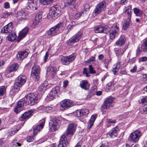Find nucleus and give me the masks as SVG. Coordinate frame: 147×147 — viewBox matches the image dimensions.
I'll return each mask as SVG.
<instances>
[{"label":"nucleus","instance_id":"nucleus-1","mask_svg":"<svg viewBox=\"0 0 147 147\" xmlns=\"http://www.w3.org/2000/svg\"><path fill=\"white\" fill-rule=\"evenodd\" d=\"M39 98L36 93H30L18 103L17 106L15 108L14 112L17 113L23 110L24 105L32 106L36 104L38 102Z\"/></svg>","mask_w":147,"mask_h":147},{"label":"nucleus","instance_id":"nucleus-2","mask_svg":"<svg viewBox=\"0 0 147 147\" xmlns=\"http://www.w3.org/2000/svg\"><path fill=\"white\" fill-rule=\"evenodd\" d=\"M63 24L60 23L49 30L47 32V34L49 36H55L58 34L60 32V30L63 27Z\"/></svg>","mask_w":147,"mask_h":147},{"label":"nucleus","instance_id":"nucleus-3","mask_svg":"<svg viewBox=\"0 0 147 147\" xmlns=\"http://www.w3.org/2000/svg\"><path fill=\"white\" fill-rule=\"evenodd\" d=\"M76 54L73 53L68 56H63L61 58L62 63L65 65H68L73 62L76 57Z\"/></svg>","mask_w":147,"mask_h":147},{"label":"nucleus","instance_id":"nucleus-4","mask_svg":"<svg viewBox=\"0 0 147 147\" xmlns=\"http://www.w3.org/2000/svg\"><path fill=\"white\" fill-rule=\"evenodd\" d=\"M26 80L27 78L25 76L23 75L19 76L14 85V89H17L21 87L26 82Z\"/></svg>","mask_w":147,"mask_h":147},{"label":"nucleus","instance_id":"nucleus-5","mask_svg":"<svg viewBox=\"0 0 147 147\" xmlns=\"http://www.w3.org/2000/svg\"><path fill=\"white\" fill-rule=\"evenodd\" d=\"M142 135V133L140 130H136L130 134L129 140L130 141L136 143L139 140Z\"/></svg>","mask_w":147,"mask_h":147},{"label":"nucleus","instance_id":"nucleus-6","mask_svg":"<svg viewBox=\"0 0 147 147\" xmlns=\"http://www.w3.org/2000/svg\"><path fill=\"white\" fill-rule=\"evenodd\" d=\"M60 11V7L58 6L52 7H51L49 13V16L52 19H55L57 18Z\"/></svg>","mask_w":147,"mask_h":147},{"label":"nucleus","instance_id":"nucleus-7","mask_svg":"<svg viewBox=\"0 0 147 147\" xmlns=\"http://www.w3.org/2000/svg\"><path fill=\"white\" fill-rule=\"evenodd\" d=\"M76 125L75 123H71L69 125L66 131V134H64L66 137L70 138L72 136L76 131Z\"/></svg>","mask_w":147,"mask_h":147},{"label":"nucleus","instance_id":"nucleus-8","mask_svg":"<svg viewBox=\"0 0 147 147\" xmlns=\"http://www.w3.org/2000/svg\"><path fill=\"white\" fill-rule=\"evenodd\" d=\"M119 26V24L117 23L114 24L109 30L110 37L112 40L114 39L115 37L118 35Z\"/></svg>","mask_w":147,"mask_h":147},{"label":"nucleus","instance_id":"nucleus-9","mask_svg":"<svg viewBox=\"0 0 147 147\" xmlns=\"http://www.w3.org/2000/svg\"><path fill=\"white\" fill-rule=\"evenodd\" d=\"M106 6L105 2L104 1H101L97 5L93 11V13L96 15L99 14L105 10Z\"/></svg>","mask_w":147,"mask_h":147},{"label":"nucleus","instance_id":"nucleus-10","mask_svg":"<svg viewBox=\"0 0 147 147\" xmlns=\"http://www.w3.org/2000/svg\"><path fill=\"white\" fill-rule=\"evenodd\" d=\"M59 121L58 118L55 117L51 119L49 123L51 131H55L59 128Z\"/></svg>","mask_w":147,"mask_h":147},{"label":"nucleus","instance_id":"nucleus-11","mask_svg":"<svg viewBox=\"0 0 147 147\" xmlns=\"http://www.w3.org/2000/svg\"><path fill=\"white\" fill-rule=\"evenodd\" d=\"M82 34V33L81 31L78 32L67 41V44L68 45H71L77 42L81 38Z\"/></svg>","mask_w":147,"mask_h":147},{"label":"nucleus","instance_id":"nucleus-12","mask_svg":"<svg viewBox=\"0 0 147 147\" xmlns=\"http://www.w3.org/2000/svg\"><path fill=\"white\" fill-rule=\"evenodd\" d=\"M61 109L65 110L73 106V102L70 100L66 99L61 101L60 102Z\"/></svg>","mask_w":147,"mask_h":147},{"label":"nucleus","instance_id":"nucleus-13","mask_svg":"<svg viewBox=\"0 0 147 147\" xmlns=\"http://www.w3.org/2000/svg\"><path fill=\"white\" fill-rule=\"evenodd\" d=\"M70 138L66 137L65 135H62L61 137L58 147H67L69 145V142Z\"/></svg>","mask_w":147,"mask_h":147},{"label":"nucleus","instance_id":"nucleus-14","mask_svg":"<svg viewBox=\"0 0 147 147\" xmlns=\"http://www.w3.org/2000/svg\"><path fill=\"white\" fill-rule=\"evenodd\" d=\"M40 68L38 66L33 67L32 69L31 76L37 80L39 78V74L40 72Z\"/></svg>","mask_w":147,"mask_h":147},{"label":"nucleus","instance_id":"nucleus-15","mask_svg":"<svg viewBox=\"0 0 147 147\" xmlns=\"http://www.w3.org/2000/svg\"><path fill=\"white\" fill-rule=\"evenodd\" d=\"M114 99L112 97L107 98L102 105V107L104 109H109L110 107L113 106Z\"/></svg>","mask_w":147,"mask_h":147},{"label":"nucleus","instance_id":"nucleus-16","mask_svg":"<svg viewBox=\"0 0 147 147\" xmlns=\"http://www.w3.org/2000/svg\"><path fill=\"white\" fill-rule=\"evenodd\" d=\"M29 31V28L28 27H26L22 29L20 32L18 37L17 39L18 42H19L21 40L25 37Z\"/></svg>","mask_w":147,"mask_h":147},{"label":"nucleus","instance_id":"nucleus-17","mask_svg":"<svg viewBox=\"0 0 147 147\" xmlns=\"http://www.w3.org/2000/svg\"><path fill=\"white\" fill-rule=\"evenodd\" d=\"M126 39L124 36L121 35L119 39L115 42V45L118 47L123 46L126 41Z\"/></svg>","mask_w":147,"mask_h":147},{"label":"nucleus","instance_id":"nucleus-18","mask_svg":"<svg viewBox=\"0 0 147 147\" xmlns=\"http://www.w3.org/2000/svg\"><path fill=\"white\" fill-rule=\"evenodd\" d=\"M119 130V128L118 126L113 128L110 131L107 133V135L109 136L110 137L112 138L116 137L118 135Z\"/></svg>","mask_w":147,"mask_h":147},{"label":"nucleus","instance_id":"nucleus-19","mask_svg":"<svg viewBox=\"0 0 147 147\" xmlns=\"http://www.w3.org/2000/svg\"><path fill=\"white\" fill-rule=\"evenodd\" d=\"M33 112V111L32 110L25 112L20 117V119L21 121H24L26 119H28L31 116V114Z\"/></svg>","mask_w":147,"mask_h":147},{"label":"nucleus","instance_id":"nucleus-20","mask_svg":"<svg viewBox=\"0 0 147 147\" xmlns=\"http://www.w3.org/2000/svg\"><path fill=\"white\" fill-rule=\"evenodd\" d=\"M19 67V65L17 63L11 65L7 68V72L8 73L16 71Z\"/></svg>","mask_w":147,"mask_h":147},{"label":"nucleus","instance_id":"nucleus-21","mask_svg":"<svg viewBox=\"0 0 147 147\" xmlns=\"http://www.w3.org/2000/svg\"><path fill=\"white\" fill-rule=\"evenodd\" d=\"M76 113L78 117H80L87 115L89 111L88 109L85 108L77 110Z\"/></svg>","mask_w":147,"mask_h":147},{"label":"nucleus","instance_id":"nucleus-22","mask_svg":"<svg viewBox=\"0 0 147 147\" xmlns=\"http://www.w3.org/2000/svg\"><path fill=\"white\" fill-rule=\"evenodd\" d=\"M79 86L82 89L88 90L89 89L90 84L87 81L83 80L80 82Z\"/></svg>","mask_w":147,"mask_h":147},{"label":"nucleus","instance_id":"nucleus-23","mask_svg":"<svg viewBox=\"0 0 147 147\" xmlns=\"http://www.w3.org/2000/svg\"><path fill=\"white\" fill-rule=\"evenodd\" d=\"M45 123V121H43L40 123L39 125L34 127L33 128L34 134L36 135L37 133L43 128Z\"/></svg>","mask_w":147,"mask_h":147},{"label":"nucleus","instance_id":"nucleus-24","mask_svg":"<svg viewBox=\"0 0 147 147\" xmlns=\"http://www.w3.org/2000/svg\"><path fill=\"white\" fill-rule=\"evenodd\" d=\"M28 50L26 49L25 51L19 52L18 53L17 57L20 59H23L26 57L28 54Z\"/></svg>","mask_w":147,"mask_h":147},{"label":"nucleus","instance_id":"nucleus-25","mask_svg":"<svg viewBox=\"0 0 147 147\" xmlns=\"http://www.w3.org/2000/svg\"><path fill=\"white\" fill-rule=\"evenodd\" d=\"M95 32L96 33H106L107 32L106 28L98 26L94 28Z\"/></svg>","mask_w":147,"mask_h":147},{"label":"nucleus","instance_id":"nucleus-26","mask_svg":"<svg viewBox=\"0 0 147 147\" xmlns=\"http://www.w3.org/2000/svg\"><path fill=\"white\" fill-rule=\"evenodd\" d=\"M125 51L126 49L125 48H116L114 49V51L117 57H120L122 56Z\"/></svg>","mask_w":147,"mask_h":147},{"label":"nucleus","instance_id":"nucleus-27","mask_svg":"<svg viewBox=\"0 0 147 147\" xmlns=\"http://www.w3.org/2000/svg\"><path fill=\"white\" fill-rule=\"evenodd\" d=\"M97 116V115L96 114L93 115L91 116L88 124L87 127L88 129H90L93 125Z\"/></svg>","mask_w":147,"mask_h":147},{"label":"nucleus","instance_id":"nucleus-28","mask_svg":"<svg viewBox=\"0 0 147 147\" xmlns=\"http://www.w3.org/2000/svg\"><path fill=\"white\" fill-rule=\"evenodd\" d=\"M46 86L45 84H42L40 85L38 88L37 92L41 94H43L46 89Z\"/></svg>","mask_w":147,"mask_h":147},{"label":"nucleus","instance_id":"nucleus-29","mask_svg":"<svg viewBox=\"0 0 147 147\" xmlns=\"http://www.w3.org/2000/svg\"><path fill=\"white\" fill-rule=\"evenodd\" d=\"M27 6L26 7L27 10H29L32 8V9H34V6L35 5L34 2L33 0H28L27 3Z\"/></svg>","mask_w":147,"mask_h":147},{"label":"nucleus","instance_id":"nucleus-30","mask_svg":"<svg viewBox=\"0 0 147 147\" xmlns=\"http://www.w3.org/2000/svg\"><path fill=\"white\" fill-rule=\"evenodd\" d=\"M17 37L16 34L15 32L11 33L7 36V40L10 41H13L15 40Z\"/></svg>","mask_w":147,"mask_h":147},{"label":"nucleus","instance_id":"nucleus-31","mask_svg":"<svg viewBox=\"0 0 147 147\" xmlns=\"http://www.w3.org/2000/svg\"><path fill=\"white\" fill-rule=\"evenodd\" d=\"M17 14L18 15L17 16L19 17H18L19 18L21 19L22 20L24 19L28 15L26 13L23 11L18 12Z\"/></svg>","mask_w":147,"mask_h":147},{"label":"nucleus","instance_id":"nucleus-32","mask_svg":"<svg viewBox=\"0 0 147 147\" xmlns=\"http://www.w3.org/2000/svg\"><path fill=\"white\" fill-rule=\"evenodd\" d=\"M13 30V28L10 27L9 28L8 26H5L3 28L1 29V31L2 32L4 33L7 34L11 33L12 32Z\"/></svg>","mask_w":147,"mask_h":147},{"label":"nucleus","instance_id":"nucleus-33","mask_svg":"<svg viewBox=\"0 0 147 147\" xmlns=\"http://www.w3.org/2000/svg\"><path fill=\"white\" fill-rule=\"evenodd\" d=\"M141 50L143 52L147 51V37L143 40L141 45Z\"/></svg>","mask_w":147,"mask_h":147},{"label":"nucleus","instance_id":"nucleus-34","mask_svg":"<svg viewBox=\"0 0 147 147\" xmlns=\"http://www.w3.org/2000/svg\"><path fill=\"white\" fill-rule=\"evenodd\" d=\"M131 6H129L125 10V13L127 16L129 20H130L131 18Z\"/></svg>","mask_w":147,"mask_h":147},{"label":"nucleus","instance_id":"nucleus-35","mask_svg":"<svg viewBox=\"0 0 147 147\" xmlns=\"http://www.w3.org/2000/svg\"><path fill=\"white\" fill-rule=\"evenodd\" d=\"M121 63L120 62H118L117 63L116 65H113L112 71L114 74H115L116 73L119 69Z\"/></svg>","mask_w":147,"mask_h":147},{"label":"nucleus","instance_id":"nucleus-36","mask_svg":"<svg viewBox=\"0 0 147 147\" xmlns=\"http://www.w3.org/2000/svg\"><path fill=\"white\" fill-rule=\"evenodd\" d=\"M60 89L58 86H56L53 88L50 92L53 93L54 95L56 96H58V94L59 93Z\"/></svg>","mask_w":147,"mask_h":147},{"label":"nucleus","instance_id":"nucleus-37","mask_svg":"<svg viewBox=\"0 0 147 147\" xmlns=\"http://www.w3.org/2000/svg\"><path fill=\"white\" fill-rule=\"evenodd\" d=\"M134 12L137 16H140L142 14V11L140 9L137 8H134L133 9Z\"/></svg>","mask_w":147,"mask_h":147},{"label":"nucleus","instance_id":"nucleus-38","mask_svg":"<svg viewBox=\"0 0 147 147\" xmlns=\"http://www.w3.org/2000/svg\"><path fill=\"white\" fill-rule=\"evenodd\" d=\"M5 92V88L2 86L0 87V99L3 97V95Z\"/></svg>","mask_w":147,"mask_h":147},{"label":"nucleus","instance_id":"nucleus-39","mask_svg":"<svg viewBox=\"0 0 147 147\" xmlns=\"http://www.w3.org/2000/svg\"><path fill=\"white\" fill-rule=\"evenodd\" d=\"M130 24V20L125 21L123 25V29L124 30H127L129 27Z\"/></svg>","mask_w":147,"mask_h":147},{"label":"nucleus","instance_id":"nucleus-40","mask_svg":"<svg viewBox=\"0 0 147 147\" xmlns=\"http://www.w3.org/2000/svg\"><path fill=\"white\" fill-rule=\"evenodd\" d=\"M75 0H67L66 5L67 6L74 5L75 3Z\"/></svg>","mask_w":147,"mask_h":147},{"label":"nucleus","instance_id":"nucleus-41","mask_svg":"<svg viewBox=\"0 0 147 147\" xmlns=\"http://www.w3.org/2000/svg\"><path fill=\"white\" fill-rule=\"evenodd\" d=\"M53 0H40V3L43 5H46L51 3Z\"/></svg>","mask_w":147,"mask_h":147},{"label":"nucleus","instance_id":"nucleus-42","mask_svg":"<svg viewBox=\"0 0 147 147\" xmlns=\"http://www.w3.org/2000/svg\"><path fill=\"white\" fill-rule=\"evenodd\" d=\"M83 13L82 12H81L80 13H76L75 16L71 18V19L72 20H75L77 19H79L81 15L83 14Z\"/></svg>","mask_w":147,"mask_h":147},{"label":"nucleus","instance_id":"nucleus-43","mask_svg":"<svg viewBox=\"0 0 147 147\" xmlns=\"http://www.w3.org/2000/svg\"><path fill=\"white\" fill-rule=\"evenodd\" d=\"M74 26L73 25H72V24H70L67 27L65 30L66 34H67L71 30Z\"/></svg>","mask_w":147,"mask_h":147},{"label":"nucleus","instance_id":"nucleus-44","mask_svg":"<svg viewBox=\"0 0 147 147\" xmlns=\"http://www.w3.org/2000/svg\"><path fill=\"white\" fill-rule=\"evenodd\" d=\"M42 12L40 11L36 14V20L39 21L42 18Z\"/></svg>","mask_w":147,"mask_h":147},{"label":"nucleus","instance_id":"nucleus-45","mask_svg":"<svg viewBox=\"0 0 147 147\" xmlns=\"http://www.w3.org/2000/svg\"><path fill=\"white\" fill-rule=\"evenodd\" d=\"M109 144L107 141H104L102 142L101 145L99 147H109Z\"/></svg>","mask_w":147,"mask_h":147},{"label":"nucleus","instance_id":"nucleus-46","mask_svg":"<svg viewBox=\"0 0 147 147\" xmlns=\"http://www.w3.org/2000/svg\"><path fill=\"white\" fill-rule=\"evenodd\" d=\"M53 109V107L50 106H47L45 107V111L46 112L49 113L51 112Z\"/></svg>","mask_w":147,"mask_h":147},{"label":"nucleus","instance_id":"nucleus-47","mask_svg":"<svg viewBox=\"0 0 147 147\" xmlns=\"http://www.w3.org/2000/svg\"><path fill=\"white\" fill-rule=\"evenodd\" d=\"M108 86L109 87L108 89L109 90H113L114 89V84L111 82H109L108 84Z\"/></svg>","mask_w":147,"mask_h":147},{"label":"nucleus","instance_id":"nucleus-48","mask_svg":"<svg viewBox=\"0 0 147 147\" xmlns=\"http://www.w3.org/2000/svg\"><path fill=\"white\" fill-rule=\"evenodd\" d=\"M89 71L90 74H94L96 73V71L94 70L93 68L91 65L89 66Z\"/></svg>","mask_w":147,"mask_h":147},{"label":"nucleus","instance_id":"nucleus-49","mask_svg":"<svg viewBox=\"0 0 147 147\" xmlns=\"http://www.w3.org/2000/svg\"><path fill=\"white\" fill-rule=\"evenodd\" d=\"M139 101L140 103L142 104H144L145 102H147L146 96L143 97Z\"/></svg>","mask_w":147,"mask_h":147},{"label":"nucleus","instance_id":"nucleus-50","mask_svg":"<svg viewBox=\"0 0 147 147\" xmlns=\"http://www.w3.org/2000/svg\"><path fill=\"white\" fill-rule=\"evenodd\" d=\"M47 96L50 100H53L55 98V97H56L55 95H54L53 94V93L51 92H50L49 95Z\"/></svg>","mask_w":147,"mask_h":147},{"label":"nucleus","instance_id":"nucleus-51","mask_svg":"<svg viewBox=\"0 0 147 147\" xmlns=\"http://www.w3.org/2000/svg\"><path fill=\"white\" fill-rule=\"evenodd\" d=\"M34 140L32 136H28L27 137V141L28 142H30L33 141Z\"/></svg>","mask_w":147,"mask_h":147},{"label":"nucleus","instance_id":"nucleus-52","mask_svg":"<svg viewBox=\"0 0 147 147\" xmlns=\"http://www.w3.org/2000/svg\"><path fill=\"white\" fill-rule=\"evenodd\" d=\"M95 61V57L93 56H92L86 62L87 63H89L91 62L94 61Z\"/></svg>","mask_w":147,"mask_h":147},{"label":"nucleus","instance_id":"nucleus-53","mask_svg":"<svg viewBox=\"0 0 147 147\" xmlns=\"http://www.w3.org/2000/svg\"><path fill=\"white\" fill-rule=\"evenodd\" d=\"M49 70L53 73H55L57 69L56 67L52 66L49 68Z\"/></svg>","mask_w":147,"mask_h":147},{"label":"nucleus","instance_id":"nucleus-54","mask_svg":"<svg viewBox=\"0 0 147 147\" xmlns=\"http://www.w3.org/2000/svg\"><path fill=\"white\" fill-rule=\"evenodd\" d=\"M106 122L109 123H115L116 122L115 120H112L111 119H107Z\"/></svg>","mask_w":147,"mask_h":147},{"label":"nucleus","instance_id":"nucleus-55","mask_svg":"<svg viewBox=\"0 0 147 147\" xmlns=\"http://www.w3.org/2000/svg\"><path fill=\"white\" fill-rule=\"evenodd\" d=\"M69 83L68 80H65L63 82V87L64 88L66 87L68 83Z\"/></svg>","mask_w":147,"mask_h":147},{"label":"nucleus","instance_id":"nucleus-56","mask_svg":"<svg viewBox=\"0 0 147 147\" xmlns=\"http://www.w3.org/2000/svg\"><path fill=\"white\" fill-rule=\"evenodd\" d=\"M12 13L11 12H7V11H5L3 13V14L4 16L5 17H7L8 16H10V15H11Z\"/></svg>","mask_w":147,"mask_h":147},{"label":"nucleus","instance_id":"nucleus-57","mask_svg":"<svg viewBox=\"0 0 147 147\" xmlns=\"http://www.w3.org/2000/svg\"><path fill=\"white\" fill-rule=\"evenodd\" d=\"M48 53L47 52L45 55L44 56L43 59L44 60V62H45L47 61V60L48 59Z\"/></svg>","mask_w":147,"mask_h":147},{"label":"nucleus","instance_id":"nucleus-58","mask_svg":"<svg viewBox=\"0 0 147 147\" xmlns=\"http://www.w3.org/2000/svg\"><path fill=\"white\" fill-rule=\"evenodd\" d=\"M137 69V67L136 65H135L133 69L130 70V71L131 73H134L136 71Z\"/></svg>","mask_w":147,"mask_h":147},{"label":"nucleus","instance_id":"nucleus-59","mask_svg":"<svg viewBox=\"0 0 147 147\" xmlns=\"http://www.w3.org/2000/svg\"><path fill=\"white\" fill-rule=\"evenodd\" d=\"M87 70L86 68H84L83 69V73L84 74H85L86 76L87 77L89 76L87 72Z\"/></svg>","mask_w":147,"mask_h":147},{"label":"nucleus","instance_id":"nucleus-60","mask_svg":"<svg viewBox=\"0 0 147 147\" xmlns=\"http://www.w3.org/2000/svg\"><path fill=\"white\" fill-rule=\"evenodd\" d=\"M140 60L141 61H144L147 60V57H143L140 58Z\"/></svg>","mask_w":147,"mask_h":147},{"label":"nucleus","instance_id":"nucleus-61","mask_svg":"<svg viewBox=\"0 0 147 147\" xmlns=\"http://www.w3.org/2000/svg\"><path fill=\"white\" fill-rule=\"evenodd\" d=\"M127 2V0H121L120 1V4H121L122 5H124L126 4Z\"/></svg>","mask_w":147,"mask_h":147},{"label":"nucleus","instance_id":"nucleus-62","mask_svg":"<svg viewBox=\"0 0 147 147\" xmlns=\"http://www.w3.org/2000/svg\"><path fill=\"white\" fill-rule=\"evenodd\" d=\"M5 8H8L9 7V4L8 2H6L4 3Z\"/></svg>","mask_w":147,"mask_h":147},{"label":"nucleus","instance_id":"nucleus-63","mask_svg":"<svg viewBox=\"0 0 147 147\" xmlns=\"http://www.w3.org/2000/svg\"><path fill=\"white\" fill-rule=\"evenodd\" d=\"M44 109V107L43 106H40L39 107L38 109L37 110L38 111H40L42 110H43V109Z\"/></svg>","mask_w":147,"mask_h":147},{"label":"nucleus","instance_id":"nucleus-64","mask_svg":"<svg viewBox=\"0 0 147 147\" xmlns=\"http://www.w3.org/2000/svg\"><path fill=\"white\" fill-rule=\"evenodd\" d=\"M142 80L145 82L147 80V77L146 75H143V78H142Z\"/></svg>","mask_w":147,"mask_h":147}]
</instances>
